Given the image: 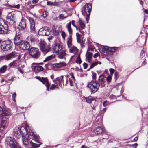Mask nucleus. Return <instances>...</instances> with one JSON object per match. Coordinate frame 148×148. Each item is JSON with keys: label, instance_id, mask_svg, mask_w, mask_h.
I'll return each mask as SVG.
<instances>
[{"label": "nucleus", "instance_id": "7c9ffc66", "mask_svg": "<svg viewBox=\"0 0 148 148\" xmlns=\"http://www.w3.org/2000/svg\"><path fill=\"white\" fill-rule=\"evenodd\" d=\"M66 54L65 52L64 51L62 50L61 51H60L58 53V57L62 59Z\"/></svg>", "mask_w": 148, "mask_h": 148}, {"label": "nucleus", "instance_id": "423d86ee", "mask_svg": "<svg viewBox=\"0 0 148 148\" xmlns=\"http://www.w3.org/2000/svg\"><path fill=\"white\" fill-rule=\"evenodd\" d=\"M8 28V25L2 19H0V34H6Z\"/></svg>", "mask_w": 148, "mask_h": 148}, {"label": "nucleus", "instance_id": "2eb2a0df", "mask_svg": "<svg viewBox=\"0 0 148 148\" xmlns=\"http://www.w3.org/2000/svg\"><path fill=\"white\" fill-rule=\"evenodd\" d=\"M14 135L17 138H19L22 135V134H23L24 132L23 133V130L21 131L20 130L19 128L18 127H15L14 129Z\"/></svg>", "mask_w": 148, "mask_h": 148}, {"label": "nucleus", "instance_id": "6e6552de", "mask_svg": "<svg viewBox=\"0 0 148 148\" xmlns=\"http://www.w3.org/2000/svg\"><path fill=\"white\" fill-rule=\"evenodd\" d=\"M51 32V30L49 27H44L40 28L38 31L39 35L43 36H48L50 35Z\"/></svg>", "mask_w": 148, "mask_h": 148}, {"label": "nucleus", "instance_id": "3c124183", "mask_svg": "<svg viewBox=\"0 0 148 148\" xmlns=\"http://www.w3.org/2000/svg\"><path fill=\"white\" fill-rule=\"evenodd\" d=\"M11 7L14 8H16L17 9H19L20 8V5L19 4H18L16 5H11Z\"/></svg>", "mask_w": 148, "mask_h": 148}, {"label": "nucleus", "instance_id": "4c0bfd02", "mask_svg": "<svg viewBox=\"0 0 148 148\" xmlns=\"http://www.w3.org/2000/svg\"><path fill=\"white\" fill-rule=\"evenodd\" d=\"M106 79L105 77L103 75H100L99 78V80L102 83H104L105 82Z\"/></svg>", "mask_w": 148, "mask_h": 148}, {"label": "nucleus", "instance_id": "a19ab883", "mask_svg": "<svg viewBox=\"0 0 148 148\" xmlns=\"http://www.w3.org/2000/svg\"><path fill=\"white\" fill-rule=\"evenodd\" d=\"M76 36L77 42L79 43H80L81 42V40L80 39L81 36L79 33H77L76 34Z\"/></svg>", "mask_w": 148, "mask_h": 148}, {"label": "nucleus", "instance_id": "9b49d317", "mask_svg": "<svg viewBox=\"0 0 148 148\" xmlns=\"http://www.w3.org/2000/svg\"><path fill=\"white\" fill-rule=\"evenodd\" d=\"M35 64H42V63H33L32 64V69L36 73H38L43 71L44 68L41 66L40 65L34 66Z\"/></svg>", "mask_w": 148, "mask_h": 148}, {"label": "nucleus", "instance_id": "c9c22d12", "mask_svg": "<svg viewBox=\"0 0 148 148\" xmlns=\"http://www.w3.org/2000/svg\"><path fill=\"white\" fill-rule=\"evenodd\" d=\"M67 30L69 34H71L72 33V31L71 27V22H70L67 24Z\"/></svg>", "mask_w": 148, "mask_h": 148}, {"label": "nucleus", "instance_id": "f03ea898", "mask_svg": "<svg viewBox=\"0 0 148 148\" xmlns=\"http://www.w3.org/2000/svg\"><path fill=\"white\" fill-rule=\"evenodd\" d=\"M5 143L6 144L9 145L11 148L18 147V144L16 140L10 137H8L6 138Z\"/></svg>", "mask_w": 148, "mask_h": 148}, {"label": "nucleus", "instance_id": "37998d69", "mask_svg": "<svg viewBox=\"0 0 148 148\" xmlns=\"http://www.w3.org/2000/svg\"><path fill=\"white\" fill-rule=\"evenodd\" d=\"M48 15V13L47 11H44L43 12L42 15L44 18H46Z\"/></svg>", "mask_w": 148, "mask_h": 148}, {"label": "nucleus", "instance_id": "0e129e2a", "mask_svg": "<svg viewBox=\"0 0 148 148\" xmlns=\"http://www.w3.org/2000/svg\"><path fill=\"white\" fill-rule=\"evenodd\" d=\"M92 78L93 79L95 80L96 78V73H94L93 72H92Z\"/></svg>", "mask_w": 148, "mask_h": 148}, {"label": "nucleus", "instance_id": "ddd939ff", "mask_svg": "<svg viewBox=\"0 0 148 148\" xmlns=\"http://www.w3.org/2000/svg\"><path fill=\"white\" fill-rule=\"evenodd\" d=\"M19 46L20 49L26 50L28 49L29 48L30 45L27 42L23 40L21 42Z\"/></svg>", "mask_w": 148, "mask_h": 148}, {"label": "nucleus", "instance_id": "a18cd8bd", "mask_svg": "<svg viewBox=\"0 0 148 148\" xmlns=\"http://www.w3.org/2000/svg\"><path fill=\"white\" fill-rule=\"evenodd\" d=\"M112 75H110L108 76L106 78V80L109 83L111 82L112 79Z\"/></svg>", "mask_w": 148, "mask_h": 148}, {"label": "nucleus", "instance_id": "0eeeda50", "mask_svg": "<svg viewBox=\"0 0 148 148\" xmlns=\"http://www.w3.org/2000/svg\"><path fill=\"white\" fill-rule=\"evenodd\" d=\"M12 45V43L10 40H6L2 43L1 48L2 50L4 51H7L11 49Z\"/></svg>", "mask_w": 148, "mask_h": 148}, {"label": "nucleus", "instance_id": "052dcab7", "mask_svg": "<svg viewBox=\"0 0 148 148\" xmlns=\"http://www.w3.org/2000/svg\"><path fill=\"white\" fill-rule=\"evenodd\" d=\"M114 75H115V80H116L117 79V78L118 77V72H115V73Z\"/></svg>", "mask_w": 148, "mask_h": 148}, {"label": "nucleus", "instance_id": "4468645a", "mask_svg": "<svg viewBox=\"0 0 148 148\" xmlns=\"http://www.w3.org/2000/svg\"><path fill=\"white\" fill-rule=\"evenodd\" d=\"M63 76L62 75L57 78L53 80V82L56 85L59 86L60 84L64 82Z\"/></svg>", "mask_w": 148, "mask_h": 148}, {"label": "nucleus", "instance_id": "f8f14e48", "mask_svg": "<svg viewBox=\"0 0 148 148\" xmlns=\"http://www.w3.org/2000/svg\"><path fill=\"white\" fill-rule=\"evenodd\" d=\"M7 21L10 25H13L15 23V21L14 19V16L12 12L8 14L7 17Z\"/></svg>", "mask_w": 148, "mask_h": 148}, {"label": "nucleus", "instance_id": "aec40b11", "mask_svg": "<svg viewBox=\"0 0 148 148\" xmlns=\"http://www.w3.org/2000/svg\"><path fill=\"white\" fill-rule=\"evenodd\" d=\"M41 82L43 84L45 85V86L47 87V90L49 91V87L50 86V84L49 83L48 81L47 78L42 77V80Z\"/></svg>", "mask_w": 148, "mask_h": 148}, {"label": "nucleus", "instance_id": "338daca9", "mask_svg": "<svg viewBox=\"0 0 148 148\" xmlns=\"http://www.w3.org/2000/svg\"><path fill=\"white\" fill-rule=\"evenodd\" d=\"M83 65L84 68V69H86L87 68L88 66V64L86 63H84L83 64Z\"/></svg>", "mask_w": 148, "mask_h": 148}, {"label": "nucleus", "instance_id": "680f3d73", "mask_svg": "<svg viewBox=\"0 0 148 148\" xmlns=\"http://www.w3.org/2000/svg\"><path fill=\"white\" fill-rule=\"evenodd\" d=\"M69 75L71 76V77L72 78L74 81H75V77L73 73H71L69 74Z\"/></svg>", "mask_w": 148, "mask_h": 148}, {"label": "nucleus", "instance_id": "6ab92c4d", "mask_svg": "<svg viewBox=\"0 0 148 148\" xmlns=\"http://www.w3.org/2000/svg\"><path fill=\"white\" fill-rule=\"evenodd\" d=\"M17 53L15 52H12L6 55V60H8L16 57Z\"/></svg>", "mask_w": 148, "mask_h": 148}, {"label": "nucleus", "instance_id": "69168bd1", "mask_svg": "<svg viewBox=\"0 0 148 148\" xmlns=\"http://www.w3.org/2000/svg\"><path fill=\"white\" fill-rule=\"evenodd\" d=\"M16 94L15 93H14L12 95V99L14 101H15V98L16 97Z\"/></svg>", "mask_w": 148, "mask_h": 148}, {"label": "nucleus", "instance_id": "bf43d9fd", "mask_svg": "<svg viewBox=\"0 0 148 148\" xmlns=\"http://www.w3.org/2000/svg\"><path fill=\"white\" fill-rule=\"evenodd\" d=\"M99 56L100 54L98 52L94 54L93 57L94 58H96L97 57Z\"/></svg>", "mask_w": 148, "mask_h": 148}, {"label": "nucleus", "instance_id": "39448f33", "mask_svg": "<svg viewBox=\"0 0 148 148\" xmlns=\"http://www.w3.org/2000/svg\"><path fill=\"white\" fill-rule=\"evenodd\" d=\"M39 45L40 49L44 55L46 54L50 50V45H46L45 42L43 41H41Z\"/></svg>", "mask_w": 148, "mask_h": 148}, {"label": "nucleus", "instance_id": "5fc2aeb1", "mask_svg": "<svg viewBox=\"0 0 148 148\" xmlns=\"http://www.w3.org/2000/svg\"><path fill=\"white\" fill-rule=\"evenodd\" d=\"M26 129V131L27 133V134H28V133L29 132V131H30V132H31V130H32V129H31L29 128V127H28V126L27 127H26L25 128H24L23 129Z\"/></svg>", "mask_w": 148, "mask_h": 148}, {"label": "nucleus", "instance_id": "2f4dec72", "mask_svg": "<svg viewBox=\"0 0 148 148\" xmlns=\"http://www.w3.org/2000/svg\"><path fill=\"white\" fill-rule=\"evenodd\" d=\"M66 54L65 52L64 51L62 50L61 51H60L58 53V57L62 59Z\"/></svg>", "mask_w": 148, "mask_h": 148}, {"label": "nucleus", "instance_id": "e433bc0d", "mask_svg": "<svg viewBox=\"0 0 148 148\" xmlns=\"http://www.w3.org/2000/svg\"><path fill=\"white\" fill-rule=\"evenodd\" d=\"M61 29L60 27H59L58 29L57 28H56L53 31V33L55 35H58L59 33L61 32Z\"/></svg>", "mask_w": 148, "mask_h": 148}, {"label": "nucleus", "instance_id": "5701e85b", "mask_svg": "<svg viewBox=\"0 0 148 148\" xmlns=\"http://www.w3.org/2000/svg\"><path fill=\"white\" fill-rule=\"evenodd\" d=\"M30 22V29L32 32L34 31L35 29V23L34 21L31 18L29 19Z\"/></svg>", "mask_w": 148, "mask_h": 148}, {"label": "nucleus", "instance_id": "c03bdc74", "mask_svg": "<svg viewBox=\"0 0 148 148\" xmlns=\"http://www.w3.org/2000/svg\"><path fill=\"white\" fill-rule=\"evenodd\" d=\"M67 17V16H64V15L63 14H60L59 16V19L61 20H63L65 19Z\"/></svg>", "mask_w": 148, "mask_h": 148}, {"label": "nucleus", "instance_id": "ea45409f", "mask_svg": "<svg viewBox=\"0 0 148 148\" xmlns=\"http://www.w3.org/2000/svg\"><path fill=\"white\" fill-rule=\"evenodd\" d=\"M54 56L53 55L49 56L45 58V59L44 60V62H45L47 61L52 59L54 58Z\"/></svg>", "mask_w": 148, "mask_h": 148}, {"label": "nucleus", "instance_id": "6e6d98bb", "mask_svg": "<svg viewBox=\"0 0 148 148\" xmlns=\"http://www.w3.org/2000/svg\"><path fill=\"white\" fill-rule=\"evenodd\" d=\"M61 35L62 36L63 38L64 39L65 38V37L66 36V34L65 33V32H62V34H61Z\"/></svg>", "mask_w": 148, "mask_h": 148}, {"label": "nucleus", "instance_id": "9d476101", "mask_svg": "<svg viewBox=\"0 0 148 148\" xmlns=\"http://www.w3.org/2000/svg\"><path fill=\"white\" fill-rule=\"evenodd\" d=\"M8 119L5 117L2 119L0 123V130L4 131L8 127Z\"/></svg>", "mask_w": 148, "mask_h": 148}, {"label": "nucleus", "instance_id": "b1692460", "mask_svg": "<svg viewBox=\"0 0 148 148\" xmlns=\"http://www.w3.org/2000/svg\"><path fill=\"white\" fill-rule=\"evenodd\" d=\"M27 42L31 44H33L35 41V39L34 36L32 35H30L28 36L27 38Z\"/></svg>", "mask_w": 148, "mask_h": 148}, {"label": "nucleus", "instance_id": "13d9d810", "mask_svg": "<svg viewBox=\"0 0 148 148\" xmlns=\"http://www.w3.org/2000/svg\"><path fill=\"white\" fill-rule=\"evenodd\" d=\"M145 56V51L144 49H143L142 50V51L141 52V53H140V56Z\"/></svg>", "mask_w": 148, "mask_h": 148}, {"label": "nucleus", "instance_id": "1a4fd4ad", "mask_svg": "<svg viewBox=\"0 0 148 148\" xmlns=\"http://www.w3.org/2000/svg\"><path fill=\"white\" fill-rule=\"evenodd\" d=\"M29 54L32 57L35 58H38L40 56V53L38 49L32 47L29 50Z\"/></svg>", "mask_w": 148, "mask_h": 148}, {"label": "nucleus", "instance_id": "49530a36", "mask_svg": "<svg viewBox=\"0 0 148 148\" xmlns=\"http://www.w3.org/2000/svg\"><path fill=\"white\" fill-rule=\"evenodd\" d=\"M59 68L65 66L66 64L64 62H60L59 63Z\"/></svg>", "mask_w": 148, "mask_h": 148}, {"label": "nucleus", "instance_id": "a211bd4d", "mask_svg": "<svg viewBox=\"0 0 148 148\" xmlns=\"http://www.w3.org/2000/svg\"><path fill=\"white\" fill-rule=\"evenodd\" d=\"M79 28V31L83 34H84V31L83 30L85 27V24L84 21L80 19L78 21Z\"/></svg>", "mask_w": 148, "mask_h": 148}, {"label": "nucleus", "instance_id": "e2e57ef3", "mask_svg": "<svg viewBox=\"0 0 148 148\" xmlns=\"http://www.w3.org/2000/svg\"><path fill=\"white\" fill-rule=\"evenodd\" d=\"M75 21H74V20H72V21H71L72 24V25H73L74 27H75L76 28L77 30V29H78V28H77V26L74 25V23H75Z\"/></svg>", "mask_w": 148, "mask_h": 148}, {"label": "nucleus", "instance_id": "09e8293b", "mask_svg": "<svg viewBox=\"0 0 148 148\" xmlns=\"http://www.w3.org/2000/svg\"><path fill=\"white\" fill-rule=\"evenodd\" d=\"M77 63L80 64L82 62V61L80 58V56H79L77 58V60L76 61Z\"/></svg>", "mask_w": 148, "mask_h": 148}, {"label": "nucleus", "instance_id": "473e14b6", "mask_svg": "<svg viewBox=\"0 0 148 148\" xmlns=\"http://www.w3.org/2000/svg\"><path fill=\"white\" fill-rule=\"evenodd\" d=\"M67 44L69 48H70L72 46V39L71 35L67 38Z\"/></svg>", "mask_w": 148, "mask_h": 148}, {"label": "nucleus", "instance_id": "f257e3e1", "mask_svg": "<svg viewBox=\"0 0 148 148\" xmlns=\"http://www.w3.org/2000/svg\"><path fill=\"white\" fill-rule=\"evenodd\" d=\"M23 132L24 133L22 134L23 135L22 136L23 142L24 145H27L29 144L32 146V148H36L39 147L41 143L39 144H37L33 143L31 141H30L29 143L28 139V135L27 134V133L26 129L23 130Z\"/></svg>", "mask_w": 148, "mask_h": 148}, {"label": "nucleus", "instance_id": "864d4df0", "mask_svg": "<svg viewBox=\"0 0 148 148\" xmlns=\"http://www.w3.org/2000/svg\"><path fill=\"white\" fill-rule=\"evenodd\" d=\"M109 71L111 75H112L114 71V69L112 68H110L109 69Z\"/></svg>", "mask_w": 148, "mask_h": 148}, {"label": "nucleus", "instance_id": "4d7b16f0", "mask_svg": "<svg viewBox=\"0 0 148 148\" xmlns=\"http://www.w3.org/2000/svg\"><path fill=\"white\" fill-rule=\"evenodd\" d=\"M4 59L6 60V55H3L0 56V60H2Z\"/></svg>", "mask_w": 148, "mask_h": 148}, {"label": "nucleus", "instance_id": "393cba45", "mask_svg": "<svg viewBox=\"0 0 148 148\" xmlns=\"http://www.w3.org/2000/svg\"><path fill=\"white\" fill-rule=\"evenodd\" d=\"M92 54L90 52H87L86 55V59L88 63H91Z\"/></svg>", "mask_w": 148, "mask_h": 148}, {"label": "nucleus", "instance_id": "f704fd0d", "mask_svg": "<svg viewBox=\"0 0 148 148\" xmlns=\"http://www.w3.org/2000/svg\"><path fill=\"white\" fill-rule=\"evenodd\" d=\"M94 99L93 97L91 96H89L86 97V102L89 103H91L92 101Z\"/></svg>", "mask_w": 148, "mask_h": 148}, {"label": "nucleus", "instance_id": "8fccbe9b", "mask_svg": "<svg viewBox=\"0 0 148 148\" xmlns=\"http://www.w3.org/2000/svg\"><path fill=\"white\" fill-rule=\"evenodd\" d=\"M52 66L55 68H59V63H56L52 64Z\"/></svg>", "mask_w": 148, "mask_h": 148}, {"label": "nucleus", "instance_id": "4be33fe9", "mask_svg": "<svg viewBox=\"0 0 148 148\" xmlns=\"http://www.w3.org/2000/svg\"><path fill=\"white\" fill-rule=\"evenodd\" d=\"M23 40H21V38L19 36H16L14 39V43L15 45L16 46H19L21 42Z\"/></svg>", "mask_w": 148, "mask_h": 148}, {"label": "nucleus", "instance_id": "79ce46f5", "mask_svg": "<svg viewBox=\"0 0 148 148\" xmlns=\"http://www.w3.org/2000/svg\"><path fill=\"white\" fill-rule=\"evenodd\" d=\"M47 4L48 5L56 6L57 5V3L56 2L53 3L51 1H48L47 2Z\"/></svg>", "mask_w": 148, "mask_h": 148}, {"label": "nucleus", "instance_id": "20e7f679", "mask_svg": "<svg viewBox=\"0 0 148 148\" xmlns=\"http://www.w3.org/2000/svg\"><path fill=\"white\" fill-rule=\"evenodd\" d=\"M87 86L92 93H95L98 90L99 84L96 82L92 81L88 83Z\"/></svg>", "mask_w": 148, "mask_h": 148}, {"label": "nucleus", "instance_id": "dca6fc26", "mask_svg": "<svg viewBox=\"0 0 148 148\" xmlns=\"http://www.w3.org/2000/svg\"><path fill=\"white\" fill-rule=\"evenodd\" d=\"M62 49V47L59 44L54 45L52 46V49L54 53H58L61 51Z\"/></svg>", "mask_w": 148, "mask_h": 148}, {"label": "nucleus", "instance_id": "c85d7f7f", "mask_svg": "<svg viewBox=\"0 0 148 148\" xmlns=\"http://www.w3.org/2000/svg\"><path fill=\"white\" fill-rule=\"evenodd\" d=\"M98 64H101V62L98 61L97 60H96L93 62L92 63L90 64V69H91L93 68L94 66L97 65Z\"/></svg>", "mask_w": 148, "mask_h": 148}, {"label": "nucleus", "instance_id": "72a5a7b5", "mask_svg": "<svg viewBox=\"0 0 148 148\" xmlns=\"http://www.w3.org/2000/svg\"><path fill=\"white\" fill-rule=\"evenodd\" d=\"M78 51V49L77 48L73 46L70 49V52L73 53L74 54H76L77 53Z\"/></svg>", "mask_w": 148, "mask_h": 148}, {"label": "nucleus", "instance_id": "f3484780", "mask_svg": "<svg viewBox=\"0 0 148 148\" xmlns=\"http://www.w3.org/2000/svg\"><path fill=\"white\" fill-rule=\"evenodd\" d=\"M26 27L25 20L24 19H22L19 24L18 28L19 30L23 31L25 29Z\"/></svg>", "mask_w": 148, "mask_h": 148}, {"label": "nucleus", "instance_id": "603ef678", "mask_svg": "<svg viewBox=\"0 0 148 148\" xmlns=\"http://www.w3.org/2000/svg\"><path fill=\"white\" fill-rule=\"evenodd\" d=\"M56 86H57L55 84H52L51 85V86L50 88V89L51 90H53L56 87Z\"/></svg>", "mask_w": 148, "mask_h": 148}, {"label": "nucleus", "instance_id": "a878e982", "mask_svg": "<svg viewBox=\"0 0 148 148\" xmlns=\"http://www.w3.org/2000/svg\"><path fill=\"white\" fill-rule=\"evenodd\" d=\"M94 132L96 134H100L103 132V129L100 127L98 126L94 130Z\"/></svg>", "mask_w": 148, "mask_h": 148}, {"label": "nucleus", "instance_id": "de8ad7c7", "mask_svg": "<svg viewBox=\"0 0 148 148\" xmlns=\"http://www.w3.org/2000/svg\"><path fill=\"white\" fill-rule=\"evenodd\" d=\"M109 104V102L108 101H105L103 102V106L105 107Z\"/></svg>", "mask_w": 148, "mask_h": 148}, {"label": "nucleus", "instance_id": "c756f323", "mask_svg": "<svg viewBox=\"0 0 148 148\" xmlns=\"http://www.w3.org/2000/svg\"><path fill=\"white\" fill-rule=\"evenodd\" d=\"M106 49L108 50L110 52H114L117 51V47H106Z\"/></svg>", "mask_w": 148, "mask_h": 148}, {"label": "nucleus", "instance_id": "bb28decb", "mask_svg": "<svg viewBox=\"0 0 148 148\" xmlns=\"http://www.w3.org/2000/svg\"><path fill=\"white\" fill-rule=\"evenodd\" d=\"M18 62L17 61L15 60L10 63L9 64L8 66L10 68L16 67L18 66Z\"/></svg>", "mask_w": 148, "mask_h": 148}, {"label": "nucleus", "instance_id": "412c9836", "mask_svg": "<svg viewBox=\"0 0 148 148\" xmlns=\"http://www.w3.org/2000/svg\"><path fill=\"white\" fill-rule=\"evenodd\" d=\"M31 132H30V131H29V132L28 134L29 135H30L33 137V140L36 141V142L38 143H39L38 140L39 138V136L38 135H36L35 134H34L33 132L32 131V130H31Z\"/></svg>", "mask_w": 148, "mask_h": 148}, {"label": "nucleus", "instance_id": "7ed1b4c3", "mask_svg": "<svg viewBox=\"0 0 148 148\" xmlns=\"http://www.w3.org/2000/svg\"><path fill=\"white\" fill-rule=\"evenodd\" d=\"M92 8V5L91 4L86 3L84 6L82 10V15L84 16H90Z\"/></svg>", "mask_w": 148, "mask_h": 148}, {"label": "nucleus", "instance_id": "cd10ccee", "mask_svg": "<svg viewBox=\"0 0 148 148\" xmlns=\"http://www.w3.org/2000/svg\"><path fill=\"white\" fill-rule=\"evenodd\" d=\"M10 114V111L8 109H3V114L1 116H8Z\"/></svg>", "mask_w": 148, "mask_h": 148}, {"label": "nucleus", "instance_id": "774afa93", "mask_svg": "<svg viewBox=\"0 0 148 148\" xmlns=\"http://www.w3.org/2000/svg\"><path fill=\"white\" fill-rule=\"evenodd\" d=\"M39 0H33L32 1V3L34 4H36L38 1Z\"/></svg>", "mask_w": 148, "mask_h": 148}, {"label": "nucleus", "instance_id": "58836bf2", "mask_svg": "<svg viewBox=\"0 0 148 148\" xmlns=\"http://www.w3.org/2000/svg\"><path fill=\"white\" fill-rule=\"evenodd\" d=\"M7 66L5 65L0 68V73H3L5 72L6 70Z\"/></svg>", "mask_w": 148, "mask_h": 148}]
</instances>
